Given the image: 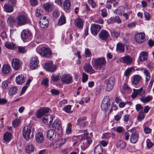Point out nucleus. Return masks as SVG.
<instances>
[{
	"label": "nucleus",
	"instance_id": "obj_1",
	"mask_svg": "<svg viewBox=\"0 0 154 154\" xmlns=\"http://www.w3.org/2000/svg\"><path fill=\"white\" fill-rule=\"evenodd\" d=\"M134 92L131 95V97L133 98H135L138 95L141 96L142 97L140 99V100L144 103H147L152 100L153 97L151 96H148L144 97L145 94L144 91H143V88H141L139 89H133Z\"/></svg>",
	"mask_w": 154,
	"mask_h": 154
},
{
	"label": "nucleus",
	"instance_id": "obj_2",
	"mask_svg": "<svg viewBox=\"0 0 154 154\" xmlns=\"http://www.w3.org/2000/svg\"><path fill=\"white\" fill-rule=\"evenodd\" d=\"M106 62L103 57L96 58L94 61V66L96 70L100 69L103 67L106 64Z\"/></svg>",
	"mask_w": 154,
	"mask_h": 154
},
{
	"label": "nucleus",
	"instance_id": "obj_3",
	"mask_svg": "<svg viewBox=\"0 0 154 154\" xmlns=\"http://www.w3.org/2000/svg\"><path fill=\"white\" fill-rule=\"evenodd\" d=\"M30 22L29 19L23 15H19L16 19V23L19 26H22Z\"/></svg>",
	"mask_w": 154,
	"mask_h": 154
},
{
	"label": "nucleus",
	"instance_id": "obj_4",
	"mask_svg": "<svg viewBox=\"0 0 154 154\" xmlns=\"http://www.w3.org/2000/svg\"><path fill=\"white\" fill-rule=\"evenodd\" d=\"M32 127L29 125L24 126L23 129V137L26 140L33 137L32 133Z\"/></svg>",
	"mask_w": 154,
	"mask_h": 154
},
{
	"label": "nucleus",
	"instance_id": "obj_5",
	"mask_svg": "<svg viewBox=\"0 0 154 154\" xmlns=\"http://www.w3.org/2000/svg\"><path fill=\"white\" fill-rule=\"evenodd\" d=\"M44 68L47 71L51 72H55L56 69V65L53 64V62L51 61L46 62L45 64Z\"/></svg>",
	"mask_w": 154,
	"mask_h": 154
},
{
	"label": "nucleus",
	"instance_id": "obj_6",
	"mask_svg": "<svg viewBox=\"0 0 154 154\" xmlns=\"http://www.w3.org/2000/svg\"><path fill=\"white\" fill-rule=\"evenodd\" d=\"M110 104L109 97L106 96L104 98L101 104V108L102 110L106 111L110 108Z\"/></svg>",
	"mask_w": 154,
	"mask_h": 154
},
{
	"label": "nucleus",
	"instance_id": "obj_7",
	"mask_svg": "<svg viewBox=\"0 0 154 154\" xmlns=\"http://www.w3.org/2000/svg\"><path fill=\"white\" fill-rule=\"evenodd\" d=\"M39 60L38 57L34 56L32 57L30 60L29 66L30 68L32 69H35L38 66Z\"/></svg>",
	"mask_w": 154,
	"mask_h": 154
},
{
	"label": "nucleus",
	"instance_id": "obj_8",
	"mask_svg": "<svg viewBox=\"0 0 154 154\" xmlns=\"http://www.w3.org/2000/svg\"><path fill=\"white\" fill-rule=\"evenodd\" d=\"M135 42L139 44H140L144 42L145 39V35L143 32H140L137 34L134 38Z\"/></svg>",
	"mask_w": 154,
	"mask_h": 154
},
{
	"label": "nucleus",
	"instance_id": "obj_9",
	"mask_svg": "<svg viewBox=\"0 0 154 154\" xmlns=\"http://www.w3.org/2000/svg\"><path fill=\"white\" fill-rule=\"evenodd\" d=\"M115 79L113 77H111L105 81L106 85V90L108 91H111L113 88L114 84Z\"/></svg>",
	"mask_w": 154,
	"mask_h": 154
},
{
	"label": "nucleus",
	"instance_id": "obj_10",
	"mask_svg": "<svg viewBox=\"0 0 154 154\" xmlns=\"http://www.w3.org/2000/svg\"><path fill=\"white\" fill-rule=\"evenodd\" d=\"M51 50L48 48L43 47L39 50V54L42 56L49 57L51 55Z\"/></svg>",
	"mask_w": 154,
	"mask_h": 154
},
{
	"label": "nucleus",
	"instance_id": "obj_11",
	"mask_svg": "<svg viewBox=\"0 0 154 154\" xmlns=\"http://www.w3.org/2000/svg\"><path fill=\"white\" fill-rule=\"evenodd\" d=\"M22 62L18 59L14 58L11 61V65L13 68L16 70H17L22 67Z\"/></svg>",
	"mask_w": 154,
	"mask_h": 154
},
{
	"label": "nucleus",
	"instance_id": "obj_12",
	"mask_svg": "<svg viewBox=\"0 0 154 154\" xmlns=\"http://www.w3.org/2000/svg\"><path fill=\"white\" fill-rule=\"evenodd\" d=\"M49 109L47 107H41L38 109L35 114L36 116L38 118H41L44 114L48 113Z\"/></svg>",
	"mask_w": 154,
	"mask_h": 154
},
{
	"label": "nucleus",
	"instance_id": "obj_13",
	"mask_svg": "<svg viewBox=\"0 0 154 154\" xmlns=\"http://www.w3.org/2000/svg\"><path fill=\"white\" fill-rule=\"evenodd\" d=\"M101 28V26L97 24H94L92 25L91 27V31L92 34L94 35H97Z\"/></svg>",
	"mask_w": 154,
	"mask_h": 154
},
{
	"label": "nucleus",
	"instance_id": "obj_14",
	"mask_svg": "<svg viewBox=\"0 0 154 154\" xmlns=\"http://www.w3.org/2000/svg\"><path fill=\"white\" fill-rule=\"evenodd\" d=\"M98 35L100 39L102 40H106L109 38V34L107 31L103 29L100 32Z\"/></svg>",
	"mask_w": 154,
	"mask_h": 154
},
{
	"label": "nucleus",
	"instance_id": "obj_15",
	"mask_svg": "<svg viewBox=\"0 0 154 154\" xmlns=\"http://www.w3.org/2000/svg\"><path fill=\"white\" fill-rule=\"evenodd\" d=\"M31 35V32L27 29H23L21 33V37L23 40L29 39Z\"/></svg>",
	"mask_w": 154,
	"mask_h": 154
},
{
	"label": "nucleus",
	"instance_id": "obj_16",
	"mask_svg": "<svg viewBox=\"0 0 154 154\" xmlns=\"http://www.w3.org/2000/svg\"><path fill=\"white\" fill-rule=\"evenodd\" d=\"M83 69L85 72L89 73L90 74L94 73L95 72V71L93 69L90 63H85L83 66Z\"/></svg>",
	"mask_w": 154,
	"mask_h": 154
},
{
	"label": "nucleus",
	"instance_id": "obj_17",
	"mask_svg": "<svg viewBox=\"0 0 154 154\" xmlns=\"http://www.w3.org/2000/svg\"><path fill=\"white\" fill-rule=\"evenodd\" d=\"M41 21L39 22L40 27L43 29H46L48 26V21L46 17H43L41 19Z\"/></svg>",
	"mask_w": 154,
	"mask_h": 154
},
{
	"label": "nucleus",
	"instance_id": "obj_18",
	"mask_svg": "<svg viewBox=\"0 0 154 154\" xmlns=\"http://www.w3.org/2000/svg\"><path fill=\"white\" fill-rule=\"evenodd\" d=\"M141 79V77L139 75H134L131 78L132 85H137Z\"/></svg>",
	"mask_w": 154,
	"mask_h": 154
},
{
	"label": "nucleus",
	"instance_id": "obj_19",
	"mask_svg": "<svg viewBox=\"0 0 154 154\" xmlns=\"http://www.w3.org/2000/svg\"><path fill=\"white\" fill-rule=\"evenodd\" d=\"M52 115L48 114L44 116L43 118V122L46 125H50L53 120Z\"/></svg>",
	"mask_w": 154,
	"mask_h": 154
},
{
	"label": "nucleus",
	"instance_id": "obj_20",
	"mask_svg": "<svg viewBox=\"0 0 154 154\" xmlns=\"http://www.w3.org/2000/svg\"><path fill=\"white\" fill-rule=\"evenodd\" d=\"M56 133L54 129H50L47 133V138L50 140L54 139L56 137Z\"/></svg>",
	"mask_w": 154,
	"mask_h": 154
},
{
	"label": "nucleus",
	"instance_id": "obj_21",
	"mask_svg": "<svg viewBox=\"0 0 154 154\" xmlns=\"http://www.w3.org/2000/svg\"><path fill=\"white\" fill-rule=\"evenodd\" d=\"M122 62L127 65L131 64L133 62L132 58L130 56H126L121 58Z\"/></svg>",
	"mask_w": 154,
	"mask_h": 154
},
{
	"label": "nucleus",
	"instance_id": "obj_22",
	"mask_svg": "<svg viewBox=\"0 0 154 154\" xmlns=\"http://www.w3.org/2000/svg\"><path fill=\"white\" fill-rule=\"evenodd\" d=\"M36 141L38 143H41L44 141V137L43 134L41 132L37 133L35 136Z\"/></svg>",
	"mask_w": 154,
	"mask_h": 154
},
{
	"label": "nucleus",
	"instance_id": "obj_23",
	"mask_svg": "<svg viewBox=\"0 0 154 154\" xmlns=\"http://www.w3.org/2000/svg\"><path fill=\"white\" fill-rule=\"evenodd\" d=\"M15 81L16 83L18 85L22 84L25 81L24 76L22 74L18 75L16 77Z\"/></svg>",
	"mask_w": 154,
	"mask_h": 154
},
{
	"label": "nucleus",
	"instance_id": "obj_24",
	"mask_svg": "<svg viewBox=\"0 0 154 154\" xmlns=\"http://www.w3.org/2000/svg\"><path fill=\"white\" fill-rule=\"evenodd\" d=\"M75 25L79 29L83 28V24L82 20L80 17H77L75 21Z\"/></svg>",
	"mask_w": 154,
	"mask_h": 154
},
{
	"label": "nucleus",
	"instance_id": "obj_25",
	"mask_svg": "<svg viewBox=\"0 0 154 154\" xmlns=\"http://www.w3.org/2000/svg\"><path fill=\"white\" fill-rule=\"evenodd\" d=\"M111 37L115 40L116 39L119 37L122 33L119 31L113 30L111 32Z\"/></svg>",
	"mask_w": 154,
	"mask_h": 154
},
{
	"label": "nucleus",
	"instance_id": "obj_26",
	"mask_svg": "<svg viewBox=\"0 0 154 154\" xmlns=\"http://www.w3.org/2000/svg\"><path fill=\"white\" fill-rule=\"evenodd\" d=\"M17 87L13 86L8 89V93L10 96H13L17 93Z\"/></svg>",
	"mask_w": 154,
	"mask_h": 154
},
{
	"label": "nucleus",
	"instance_id": "obj_27",
	"mask_svg": "<svg viewBox=\"0 0 154 154\" xmlns=\"http://www.w3.org/2000/svg\"><path fill=\"white\" fill-rule=\"evenodd\" d=\"M125 45L119 42L116 45V50L119 53H123L125 51Z\"/></svg>",
	"mask_w": 154,
	"mask_h": 154
},
{
	"label": "nucleus",
	"instance_id": "obj_28",
	"mask_svg": "<svg viewBox=\"0 0 154 154\" xmlns=\"http://www.w3.org/2000/svg\"><path fill=\"white\" fill-rule=\"evenodd\" d=\"M66 141V139H59L57 140L54 144V146L57 147L63 145Z\"/></svg>",
	"mask_w": 154,
	"mask_h": 154
},
{
	"label": "nucleus",
	"instance_id": "obj_29",
	"mask_svg": "<svg viewBox=\"0 0 154 154\" xmlns=\"http://www.w3.org/2000/svg\"><path fill=\"white\" fill-rule=\"evenodd\" d=\"M10 81L8 80L2 81V89L4 90L8 89L10 87Z\"/></svg>",
	"mask_w": 154,
	"mask_h": 154
},
{
	"label": "nucleus",
	"instance_id": "obj_30",
	"mask_svg": "<svg viewBox=\"0 0 154 154\" xmlns=\"http://www.w3.org/2000/svg\"><path fill=\"white\" fill-rule=\"evenodd\" d=\"M35 149L34 146L32 144L26 146L25 148V151L27 153H30L33 152Z\"/></svg>",
	"mask_w": 154,
	"mask_h": 154
},
{
	"label": "nucleus",
	"instance_id": "obj_31",
	"mask_svg": "<svg viewBox=\"0 0 154 154\" xmlns=\"http://www.w3.org/2000/svg\"><path fill=\"white\" fill-rule=\"evenodd\" d=\"M148 54L147 52L145 51L141 52L139 57V59L140 61L146 60H147Z\"/></svg>",
	"mask_w": 154,
	"mask_h": 154
},
{
	"label": "nucleus",
	"instance_id": "obj_32",
	"mask_svg": "<svg viewBox=\"0 0 154 154\" xmlns=\"http://www.w3.org/2000/svg\"><path fill=\"white\" fill-rule=\"evenodd\" d=\"M115 136V134L113 133H110L107 132L103 133L101 138L102 139H108L112 136V137L113 138H114Z\"/></svg>",
	"mask_w": 154,
	"mask_h": 154
},
{
	"label": "nucleus",
	"instance_id": "obj_33",
	"mask_svg": "<svg viewBox=\"0 0 154 154\" xmlns=\"http://www.w3.org/2000/svg\"><path fill=\"white\" fill-rule=\"evenodd\" d=\"M43 7L47 11L51 12L53 8V4L51 3H46L44 4Z\"/></svg>",
	"mask_w": 154,
	"mask_h": 154
},
{
	"label": "nucleus",
	"instance_id": "obj_34",
	"mask_svg": "<svg viewBox=\"0 0 154 154\" xmlns=\"http://www.w3.org/2000/svg\"><path fill=\"white\" fill-rule=\"evenodd\" d=\"M52 126L53 128L57 129H60L61 128L60 122L58 119H57L54 121L52 124Z\"/></svg>",
	"mask_w": 154,
	"mask_h": 154
},
{
	"label": "nucleus",
	"instance_id": "obj_35",
	"mask_svg": "<svg viewBox=\"0 0 154 154\" xmlns=\"http://www.w3.org/2000/svg\"><path fill=\"white\" fill-rule=\"evenodd\" d=\"M131 135L130 138L131 142L133 143H136L139 138V135L136 134H131Z\"/></svg>",
	"mask_w": 154,
	"mask_h": 154
},
{
	"label": "nucleus",
	"instance_id": "obj_36",
	"mask_svg": "<svg viewBox=\"0 0 154 154\" xmlns=\"http://www.w3.org/2000/svg\"><path fill=\"white\" fill-rule=\"evenodd\" d=\"M5 9L8 12H11L13 10L14 6L8 3L4 5Z\"/></svg>",
	"mask_w": 154,
	"mask_h": 154
},
{
	"label": "nucleus",
	"instance_id": "obj_37",
	"mask_svg": "<svg viewBox=\"0 0 154 154\" xmlns=\"http://www.w3.org/2000/svg\"><path fill=\"white\" fill-rule=\"evenodd\" d=\"M103 152V148L101 146L98 145L96 146L94 150V154H102Z\"/></svg>",
	"mask_w": 154,
	"mask_h": 154
},
{
	"label": "nucleus",
	"instance_id": "obj_38",
	"mask_svg": "<svg viewBox=\"0 0 154 154\" xmlns=\"http://www.w3.org/2000/svg\"><path fill=\"white\" fill-rule=\"evenodd\" d=\"M12 134L9 132L5 133L3 136V139L5 141L9 142L11 139Z\"/></svg>",
	"mask_w": 154,
	"mask_h": 154
},
{
	"label": "nucleus",
	"instance_id": "obj_39",
	"mask_svg": "<svg viewBox=\"0 0 154 154\" xmlns=\"http://www.w3.org/2000/svg\"><path fill=\"white\" fill-rule=\"evenodd\" d=\"M7 23L11 26H13L15 23L14 18L13 16L9 17L7 20Z\"/></svg>",
	"mask_w": 154,
	"mask_h": 154
},
{
	"label": "nucleus",
	"instance_id": "obj_40",
	"mask_svg": "<svg viewBox=\"0 0 154 154\" xmlns=\"http://www.w3.org/2000/svg\"><path fill=\"white\" fill-rule=\"evenodd\" d=\"M116 146L120 149H124L126 146V144L122 140H119L117 142Z\"/></svg>",
	"mask_w": 154,
	"mask_h": 154
},
{
	"label": "nucleus",
	"instance_id": "obj_41",
	"mask_svg": "<svg viewBox=\"0 0 154 154\" xmlns=\"http://www.w3.org/2000/svg\"><path fill=\"white\" fill-rule=\"evenodd\" d=\"M10 70V66L8 65H4L2 69V72L5 74H7L8 73Z\"/></svg>",
	"mask_w": 154,
	"mask_h": 154
},
{
	"label": "nucleus",
	"instance_id": "obj_42",
	"mask_svg": "<svg viewBox=\"0 0 154 154\" xmlns=\"http://www.w3.org/2000/svg\"><path fill=\"white\" fill-rule=\"evenodd\" d=\"M86 119V118L84 117L82 118H80L77 120V122H78V124L82 127H84L85 125V123L84 121Z\"/></svg>",
	"mask_w": 154,
	"mask_h": 154
},
{
	"label": "nucleus",
	"instance_id": "obj_43",
	"mask_svg": "<svg viewBox=\"0 0 154 154\" xmlns=\"http://www.w3.org/2000/svg\"><path fill=\"white\" fill-rule=\"evenodd\" d=\"M43 12L41 9H36L35 10V16L40 18L42 19V16L43 15Z\"/></svg>",
	"mask_w": 154,
	"mask_h": 154
},
{
	"label": "nucleus",
	"instance_id": "obj_44",
	"mask_svg": "<svg viewBox=\"0 0 154 154\" xmlns=\"http://www.w3.org/2000/svg\"><path fill=\"white\" fill-rule=\"evenodd\" d=\"M143 73L146 77V82H148L149 80L151 78L150 73L148 72L147 69H145L144 71V72H143Z\"/></svg>",
	"mask_w": 154,
	"mask_h": 154
},
{
	"label": "nucleus",
	"instance_id": "obj_45",
	"mask_svg": "<svg viewBox=\"0 0 154 154\" xmlns=\"http://www.w3.org/2000/svg\"><path fill=\"white\" fill-rule=\"evenodd\" d=\"M60 74H53L51 76V79L54 82H57L60 80Z\"/></svg>",
	"mask_w": 154,
	"mask_h": 154
},
{
	"label": "nucleus",
	"instance_id": "obj_46",
	"mask_svg": "<svg viewBox=\"0 0 154 154\" xmlns=\"http://www.w3.org/2000/svg\"><path fill=\"white\" fill-rule=\"evenodd\" d=\"M66 18L64 16L60 17L58 20V24L59 26H61L66 23Z\"/></svg>",
	"mask_w": 154,
	"mask_h": 154
},
{
	"label": "nucleus",
	"instance_id": "obj_47",
	"mask_svg": "<svg viewBox=\"0 0 154 154\" xmlns=\"http://www.w3.org/2000/svg\"><path fill=\"white\" fill-rule=\"evenodd\" d=\"M5 45L6 48L9 49H13L15 48V45L10 42H6Z\"/></svg>",
	"mask_w": 154,
	"mask_h": 154
},
{
	"label": "nucleus",
	"instance_id": "obj_48",
	"mask_svg": "<svg viewBox=\"0 0 154 154\" xmlns=\"http://www.w3.org/2000/svg\"><path fill=\"white\" fill-rule=\"evenodd\" d=\"M61 80L62 83L67 84V74L66 73L63 74L61 77Z\"/></svg>",
	"mask_w": 154,
	"mask_h": 154
},
{
	"label": "nucleus",
	"instance_id": "obj_49",
	"mask_svg": "<svg viewBox=\"0 0 154 154\" xmlns=\"http://www.w3.org/2000/svg\"><path fill=\"white\" fill-rule=\"evenodd\" d=\"M145 115L144 114L143 110H141L139 111L137 118L138 120H141L145 118Z\"/></svg>",
	"mask_w": 154,
	"mask_h": 154
},
{
	"label": "nucleus",
	"instance_id": "obj_50",
	"mask_svg": "<svg viewBox=\"0 0 154 154\" xmlns=\"http://www.w3.org/2000/svg\"><path fill=\"white\" fill-rule=\"evenodd\" d=\"M134 69V68L132 67L127 69L125 72L124 75H125L127 77H129Z\"/></svg>",
	"mask_w": 154,
	"mask_h": 154
},
{
	"label": "nucleus",
	"instance_id": "obj_51",
	"mask_svg": "<svg viewBox=\"0 0 154 154\" xmlns=\"http://www.w3.org/2000/svg\"><path fill=\"white\" fill-rule=\"evenodd\" d=\"M88 75L85 72L82 74V81L83 83L86 82L88 79Z\"/></svg>",
	"mask_w": 154,
	"mask_h": 154
},
{
	"label": "nucleus",
	"instance_id": "obj_52",
	"mask_svg": "<svg viewBox=\"0 0 154 154\" xmlns=\"http://www.w3.org/2000/svg\"><path fill=\"white\" fill-rule=\"evenodd\" d=\"M20 121L18 119H16L12 122V125L14 128L17 127L19 125Z\"/></svg>",
	"mask_w": 154,
	"mask_h": 154
},
{
	"label": "nucleus",
	"instance_id": "obj_53",
	"mask_svg": "<svg viewBox=\"0 0 154 154\" xmlns=\"http://www.w3.org/2000/svg\"><path fill=\"white\" fill-rule=\"evenodd\" d=\"M18 51L21 53H24L26 51V50L24 47L18 46Z\"/></svg>",
	"mask_w": 154,
	"mask_h": 154
},
{
	"label": "nucleus",
	"instance_id": "obj_54",
	"mask_svg": "<svg viewBox=\"0 0 154 154\" xmlns=\"http://www.w3.org/2000/svg\"><path fill=\"white\" fill-rule=\"evenodd\" d=\"M99 143L101 145L100 146H102L103 147H105L108 144V140H102L99 141Z\"/></svg>",
	"mask_w": 154,
	"mask_h": 154
},
{
	"label": "nucleus",
	"instance_id": "obj_55",
	"mask_svg": "<svg viewBox=\"0 0 154 154\" xmlns=\"http://www.w3.org/2000/svg\"><path fill=\"white\" fill-rule=\"evenodd\" d=\"M91 52L88 48H85V56L86 57H89L91 55Z\"/></svg>",
	"mask_w": 154,
	"mask_h": 154
},
{
	"label": "nucleus",
	"instance_id": "obj_56",
	"mask_svg": "<svg viewBox=\"0 0 154 154\" xmlns=\"http://www.w3.org/2000/svg\"><path fill=\"white\" fill-rule=\"evenodd\" d=\"M67 101L66 100H63L60 101L59 103L58 106L59 107H61L64 106L67 103Z\"/></svg>",
	"mask_w": 154,
	"mask_h": 154
},
{
	"label": "nucleus",
	"instance_id": "obj_57",
	"mask_svg": "<svg viewBox=\"0 0 154 154\" xmlns=\"http://www.w3.org/2000/svg\"><path fill=\"white\" fill-rule=\"evenodd\" d=\"M135 108L136 109L137 111H140L141 110H143V107L139 103L136 105Z\"/></svg>",
	"mask_w": 154,
	"mask_h": 154
},
{
	"label": "nucleus",
	"instance_id": "obj_58",
	"mask_svg": "<svg viewBox=\"0 0 154 154\" xmlns=\"http://www.w3.org/2000/svg\"><path fill=\"white\" fill-rule=\"evenodd\" d=\"M146 143L147 146L149 148L151 147L153 145L152 143L151 142L150 140L149 139L146 140Z\"/></svg>",
	"mask_w": 154,
	"mask_h": 154
},
{
	"label": "nucleus",
	"instance_id": "obj_59",
	"mask_svg": "<svg viewBox=\"0 0 154 154\" xmlns=\"http://www.w3.org/2000/svg\"><path fill=\"white\" fill-rule=\"evenodd\" d=\"M48 80L47 78H45L43 79L42 83L46 86H48Z\"/></svg>",
	"mask_w": 154,
	"mask_h": 154
},
{
	"label": "nucleus",
	"instance_id": "obj_60",
	"mask_svg": "<svg viewBox=\"0 0 154 154\" xmlns=\"http://www.w3.org/2000/svg\"><path fill=\"white\" fill-rule=\"evenodd\" d=\"M51 92L53 95H58L60 93L59 91H58L54 89H52L51 90Z\"/></svg>",
	"mask_w": 154,
	"mask_h": 154
},
{
	"label": "nucleus",
	"instance_id": "obj_61",
	"mask_svg": "<svg viewBox=\"0 0 154 154\" xmlns=\"http://www.w3.org/2000/svg\"><path fill=\"white\" fill-rule=\"evenodd\" d=\"M101 15L103 17H106L107 15L106 10L105 9H102L101 11Z\"/></svg>",
	"mask_w": 154,
	"mask_h": 154
},
{
	"label": "nucleus",
	"instance_id": "obj_62",
	"mask_svg": "<svg viewBox=\"0 0 154 154\" xmlns=\"http://www.w3.org/2000/svg\"><path fill=\"white\" fill-rule=\"evenodd\" d=\"M52 15L54 17L57 18L59 16L60 13L58 11H55L53 12Z\"/></svg>",
	"mask_w": 154,
	"mask_h": 154
},
{
	"label": "nucleus",
	"instance_id": "obj_63",
	"mask_svg": "<svg viewBox=\"0 0 154 154\" xmlns=\"http://www.w3.org/2000/svg\"><path fill=\"white\" fill-rule=\"evenodd\" d=\"M124 130V129L121 126H118L116 128V131L119 133H121Z\"/></svg>",
	"mask_w": 154,
	"mask_h": 154
},
{
	"label": "nucleus",
	"instance_id": "obj_64",
	"mask_svg": "<svg viewBox=\"0 0 154 154\" xmlns=\"http://www.w3.org/2000/svg\"><path fill=\"white\" fill-rule=\"evenodd\" d=\"M31 5L33 6H35L38 5V2L37 0H30Z\"/></svg>",
	"mask_w": 154,
	"mask_h": 154
}]
</instances>
